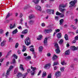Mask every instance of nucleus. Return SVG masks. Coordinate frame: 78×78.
Returning a JSON list of instances; mask_svg holds the SVG:
<instances>
[{
    "instance_id": "nucleus-56",
    "label": "nucleus",
    "mask_w": 78,
    "mask_h": 78,
    "mask_svg": "<svg viewBox=\"0 0 78 78\" xmlns=\"http://www.w3.org/2000/svg\"><path fill=\"white\" fill-rule=\"evenodd\" d=\"M69 34H73V35H74V34H75L73 32H69Z\"/></svg>"
},
{
    "instance_id": "nucleus-8",
    "label": "nucleus",
    "mask_w": 78,
    "mask_h": 78,
    "mask_svg": "<svg viewBox=\"0 0 78 78\" xmlns=\"http://www.w3.org/2000/svg\"><path fill=\"white\" fill-rule=\"evenodd\" d=\"M43 48H44L42 46H40L39 48V51L40 53L41 54Z\"/></svg>"
},
{
    "instance_id": "nucleus-38",
    "label": "nucleus",
    "mask_w": 78,
    "mask_h": 78,
    "mask_svg": "<svg viewBox=\"0 0 78 78\" xmlns=\"http://www.w3.org/2000/svg\"><path fill=\"white\" fill-rule=\"evenodd\" d=\"M64 42V41H63V40L62 39H61L59 42V44H60V45H61L62 43H63V42Z\"/></svg>"
},
{
    "instance_id": "nucleus-63",
    "label": "nucleus",
    "mask_w": 78,
    "mask_h": 78,
    "mask_svg": "<svg viewBox=\"0 0 78 78\" xmlns=\"http://www.w3.org/2000/svg\"><path fill=\"white\" fill-rule=\"evenodd\" d=\"M41 26L42 27H45V24L44 23H42Z\"/></svg>"
},
{
    "instance_id": "nucleus-13",
    "label": "nucleus",
    "mask_w": 78,
    "mask_h": 78,
    "mask_svg": "<svg viewBox=\"0 0 78 78\" xmlns=\"http://www.w3.org/2000/svg\"><path fill=\"white\" fill-rule=\"evenodd\" d=\"M70 48L71 50H73V51H75V50H76V47H75V46H71Z\"/></svg>"
},
{
    "instance_id": "nucleus-36",
    "label": "nucleus",
    "mask_w": 78,
    "mask_h": 78,
    "mask_svg": "<svg viewBox=\"0 0 78 78\" xmlns=\"http://www.w3.org/2000/svg\"><path fill=\"white\" fill-rule=\"evenodd\" d=\"M22 74L20 73H18L17 76H18V77H20V76H22Z\"/></svg>"
},
{
    "instance_id": "nucleus-14",
    "label": "nucleus",
    "mask_w": 78,
    "mask_h": 78,
    "mask_svg": "<svg viewBox=\"0 0 78 78\" xmlns=\"http://www.w3.org/2000/svg\"><path fill=\"white\" fill-rule=\"evenodd\" d=\"M48 39V38L46 37L44 38V44L45 45H46L47 44V40Z\"/></svg>"
},
{
    "instance_id": "nucleus-34",
    "label": "nucleus",
    "mask_w": 78,
    "mask_h": 78,
    "mask_svg": "<svg viewBox=\"0 0 78 78\" xmlns=\"http://www.w3.org/2000/svg\"><path fill=\"white\" fill-rule=\"evenodd\" d=\"M47 75V73L46 72H43L42 75V77H44L46 76Z\"/></svg>"
},
{
    "instance_id": "nucleus-16",
    "label": "nucleus",
    "mask_w": 78,
    "mask_h": 78,
    "mask_svg": "<svg viewBox=\"0 0 78 78\" xmlns=\"http://www.w3.org/2000/svg\"><path fill=\"white\" fill-rule=\"evenodd\" d=\"M40 0H33L32 2H33L35 4H38Z\"/></svg>"
},
{
    "instance_id": "nucleus-64",
    "label": "nucleus",
    "mask_w": 78,
    "mask_h": 78,
    "mask_svg": "<svg viewBox=\"0 0 78 78\" xmlns=\"http://www.w3.org/2000/svg\"><path fill=\"white\" fill-rule=\"evenodd\" d=\"M48 56H51V54L50 53H48L47 54Z\"/></svg>"
},
{
    "instance_id": "nucleus-9",
    "label": "nucleus",
    "mask_w": 78,
    "mask_h": 78,
    "mask_svg": "<svg viewBox=\"0 0 78 78\" xmlns=\"http://www.w3.org/2000/svg\"><path fill=\"white\" fill-rule=\"evenodd\" d=\"M34 18H35V16L33 14H30L29 16V19H34Z\"/></svg>"
},
{
    "instance_id": "nucleus-49",
    "label": "nucleus",
    "mask_w": 78,
    "mask_h": 78,
    "mask_svg": "<svg viewBox=\"0 0 78 78\" xmlns=\"http://www.w3.org/2000/svg\"><path fill=\"white\" fill-rule=\"evenodd\" d=\"M76 40L75 39L73 41H72V44H75L76 43Z\"/></svg>"
},
{
    "instance_id": "nucleus-57",
    "label": "nucleus",
    "mask_w": 78,
    "mask_h": 78,
    "mask_svg": "<svg viewBox=\"0 0 78 78\" xmlns=\"http://www.w3.org/2000/svg\"><path fill=\"white\" fill-rule=\"evenodd\" d=\"M9 42H12V39H11V37H9Z\"/></svg>"
},
{
    "instance_id": "nucleus-42",
    "label": "nucleus",
    "mask_w": 78,
    "mask_h": 78,
    "mask_svg": "<svg viewBox=\"0 0 78 78\" xmlns=\"http://www.w3.org/2000/svg\"><path fill=\"white\" fill-rule=\"evenodd\" d=\"M12 57H14V58H15V59H17V56L16 55V54H13L12 56Z\"/></svg>"
},
{
    "instance_id": "nucleus-35",
    "label": "nucleus",
    "mask_w": 78,
    "mask_h": 78,
    "mask_svg": "<svg viewBox=\"0 0 78 78\" xmlns=\"http://www.w3.org/2000/svg\"><path fill=\"white\" fill-rule=\"evenodd\" d=\"M13 68H14V67L12 66H10L9 69L8 70H9V71H11L12 69Z\"/></svg>"
},
{
    "instance_id": "nucleus-62",
    "label": "nucleus",
    "mask_w": 78,
    "mask_h": 78,
    "mask_svg": "<svg viewBox=\"0 0 78 78\" xmlns=\"http://www.w3.org/2000/svg\"><path fill=\"white\" fill-rule=\"evenodd\" d=\"M9 64V62H6V66H8V65Z\"/></svg>"
},
{
    "instance_id": "nucleus-5",
    "label": "nucleus",
    "mask_w": 78,
    "mask_h": 78,
    "mask_svg": "<svg viewBox=\"0 0 78 78\" xmlns=\"http://www.w3.org/2000/svg\"><path fill=\"white\" fill-rule=\"evenodd\" d=\"M35 9H37V11H42V9H41V7L38 5H36L35 6Z\"/></svg>"
},
{
    "instance_id": "nucleus-37",
    "label": "nucleus",
    "mask_w": 78,
    "mask_h": 78,
    "mask_svg": "<svg viewBox=\"0 0 78 78\" xmlns=\"http://www.w3.org/2000/svg\"><path fill=\"white\" fill-rule=\"evenodd\" d=\"M18 71V69L17 68H16L14 70V73L16 74V73H17V71Z\"/></svg>"
},
{
    "instance_id": "nucleus-55",
    "label": "nucleus",
    "mask_w": 78,
    "mask_h": 78,
    "mask_svg": "<svg viewBox=\"0 0 78 78\" xmlns=\"http://www.w3.org/2000/svg\"><path fill=\"white\" fill-rule=\"evenodd\" d=\"M74 39L76 40V41L78 40V35L75 37Z\"/></svg>"
},
{
    "instance_id": "nucleus-60",
    "label": "nucleus",
    "mask_w": 78,
    "mask_h": 78,
    "mask_svg": "<svg viewBox=\"0 0 78 78\" xmlns=\"http://www.w3.org/2000/svg\"><path fill=\"white\" fill-rule=\"evenodd\" d=\"M4 60V58H1L0 59V61L1 62H3V61Z\"/></svg>"
},
{
    "instance_id": "nucleus-52",
    "label": "nucleus",
    "mask_w": 78,
    "mask_h": 78,
    "mask_svg": "<svg viewBox=\"0 0 78 78\" xmlns=\"http://www.w3.org/2000/svg\"><path fill=\"white\" fill-rule=\"evenodd\" d=\"M30 50L31 51H34V48H31L30 49Z\"/></svg>"
},
{
    "instance_id": "nucleus-22",
    "label": "nucleus",
    "mask_w": 78,
    "mask_h": 78,
    "mask_svg": "<svg viewBox=\"0 0 78 78\" xmlns=\"http://www.w3.org/2000/svg\"><path fill=\"white\" fill-rule=\"evenodd\" d=\"M45 32L46 33H50V32H51L52 31V30L51 29H45L44 30Z\"/></svg>"
},
{
    "instance_id": "nucleus-46",
    "label": "nucleus",
    "mask_w": 78,
    "mask_h": 78,
    "mask_svg": "<svg viewBox=\"0 0 78 78\" xmlns=\"http://www.w3.org/2000/svg\"><path fill=\"white\" fill-rule=\"evenodd\" d=\"M55 20L58 21L59 20V16H56L55 17Z\"/></svg>"
},
{
    "instance_id": "nucleus-21",
    "label": "nucleus",
    "mask_w": 78,
    "mask_h": 78,
    "mask_svg": "<svg viewBox=\"0 0 78 78\" xmlns=\"http://www.w3.org/2000/svg\"><path fill=\"white\" fill-rule=\"evenodd\" d=\"M9 72H10V71L8 69L6 74L5 75V76H6V78H8V76L9 75Z\"/></svg>"
},
{
    "instance_id": "nucleus-45",
    "label": "nucleus",
    "mask_w": 78,
    "mask_h": 78,
    "mask_svg": "<svg viewBox=\"0 0 78 78\" xmlns=\"http://www.w3.org/2000/svg\"><path fill=\"white\" fill-rule=\"evenodd\" d=\"M71 27H72V28H73V29H74V30H76V27H75V26H74V25H71Z\"/></svg>"
},
{
    "instance_id": "nucleus-3",
    "label": "nucleus",
    "mask_w": 78,
    "mask_h": 78,
    "mask_svg": "<svg viewBox=\"0 0 78 78\" xmlns=\"http://www.w3.org/2000/svg\"><path fill=\"white\" fill-rule=\"evenodd\" d=\"M54 46L55 48H57V49L55 50V51L57 54L60 53V50H59V48L58 46V43L55 44L54 45Z\"/></svg>"
},
{
    "instance_id": "nucleus-43",
    "label": "nucleus",
    "mask_w": 78,
    "mask_h": 78,
    "mask_svg": "<svg viewBox=\"0 0 78 78\" xmlns=\"http://www.w3.org/2000/svg\"><path fill=\"white\" fill-rule=\"evenodd\" d=\"M10 16V13H9V12L8 13V14L7 15V16L6 17V19H7V18H8V17H9Z\"/></svg>"
},
{
    "instance_id": "nucleus-29",
    "label": "nucleus",
    "mask_w": 78,
    "mask_h": 78,
    "mask_svg": "<svg viewBox=\"0 0 78 78\" xmlns=\"http://www.w3.org/2000/svg\"><path fill=\"white\" fill-rule=\"evenodd\" d=\"M20 69L23 71H24V69L23 68V65L22 64H20Z\"/></svg>"
},
{
    "instance_id": "nucleus-25",
    "label": "nucleus",
    "mask_w": 78,
    "mask_h": 78,
    "mask_svg": "<svg viewBox=\"0 0 78 78\" xmlns=\"http://www.w3.org/2000/svg\"><path fill=\"white\" fill-rule=\"evenodd\" d=\"M38 37L39 38H37V40H41V39L42 38V35L41 34L39 35Z\"/></svg>"
},
{
    "instance_id": "nucleus-12",
    "label": "nucleus",
    "mask_w": 78,
    "mask_h": 78,
    "mask_svg": "<svg viewBox=\"0 0 78 78\" xmlns=\"http://www.w3.org/2000/svg\"><path fill=\"white\" fill-rule=\"evenodd\" d=\"M52 11V9H47L46 10L47 13L48 14H51Z\"/></svg>"
},
{
    "instance_id": "nucleus-61",
    "label": "nucleus",
    "mask_w": 78,
    "mask_h": 78,
    "mask_svg": "<svg viewBox=\"0 0 78 78\" xmlns=\"http://www.w3.org/2000/svg\"><path fill=\"white\" fill-rule=\"evenodd\" d=\"M9 20H8L5 21V22H4L5 23H9Z\"/></svg>"
},
{
    "instance_id": "nucleus-24",
    "label": "nucleus",
    "mask_w": 78,
    "mask_h": 78,
    "mask_svg": "<svg viewBox=\"0 0 78 78\" xmlns=\"http://www.w3.org/2000/svg\"><path fill=\"white\" fill-rule=\"evenodd\" d=\"M57 36L58 39H59L61 37V34L60 33H58Z\"/></svg>"
},
{
    "instance_id": "nucleus-28",
    "label": "nucleus",
    "mask_w": 78,
    "mask_h": 78,
    "mask_svg": "<svg viewBox=\"0 0 78 78\" xmlns=\"http://www.w3.org/2000/svg\"><path fill=\"white\" fill-rule=\"evenodd\" d=\"M16 59L13 58L12 62H11V64H16Z\"/></svg>"
},
{
    "instance_id": "nucleus-17",
    "label": "nucleus",
    "mask_w": 78,
    "mask_h": 78,
    "mask_svg": "<svg viewBox=\"0 0 78 78\" xmlns=\"http://www.w3.org/2000/svg\"><path fill=\"white\" fill-rule=\"evenodd\" d=\"M28 33V30L27 29H26L23 30L22 32V34H27Z\"/></svg>"
},
{
    "instance_id": "nucleus-48",
    "label": "nucleus",
    "mask_w": 78,
    "mask_h": 78,
    "mask_svg": "<svg viewBox=\"0 0 78 78\" xmlns=\"http://www.w3.org/2000/svg\"><path fill=\"white\" fill-rule=\"evenodd\" d=\"M19 46V43H17L15 45V48H17Z\"/></svg>"
},
{
    "instance_id": "nucleus-50",
    "label": "nucleus",
    "mask_w": 78,
    "mask_h": 78,
    "mask_svg": "<svg viewBox=\"0 0 78 78\" xmlns=\"http://www.w3.org/2000/svg\"><path fill=\"white\" fill-rule=\"evenodd\" d=\"M60 70H61V72H64V68H61L60 69Z\"/></svg>"
},
{
    "instance_id": "nucleus-33",
    "label": "nucleus",
    "mask_w": 78,
    "mask_h": 78,
    "mask_svg": "<svg viewBox=\"0 0 78 78\" xmlns=\"http://www.w3.org/2000/svg\"><path fill=\"white\" fill-rule=\"evenodd\" d=\"M60 9V11L61 12H62V13H63V14H64V11L66 10V9Z\"/></svg>"
},
{
    "instance_id": "nucleus-26",
    "label": "nucleus",
    "mask_w": 78,
    "mask_h": 78,
    "mask_svg": "<svg viewBox=\"0 0 78 78\" xmlns=\"http://www.w3.org/2000/svg\"><path fill=\"white\" fill-rule=\"evenodd\" d=\"M56 58H58V56L56 55H54L52 57V59L54 61L55 60V59H56Z\"/></svg>"
},
{
    "instance_id": "nucleus-31",
    "label": "nucleus",
    "mask_w": 78,
    "mask_h": 78,
    "mask_svg": "<svg viewBox=\"0 0 78 78\" xmlns=\"http://www.w3.org/2000/svg\"><path fill=\"white\" fill-rule=\"evenodd\" d=\"M59 64V63L58 62H54L53 66H55V65L57 66V65H58Z\"/></svg>"
},
{
    "instance_id": "nucleus-18",
    "label": "nucleus",
    "mask_w": 78,
    "mask_h": 78,
    "mask_svg": "<svg viewBox=\"0 0 78 78\" xmlns=\"http://www.w3.org/2000/svg\"><path fill=\"white\" fill-rule=\"evenodd\" d=\"M65 55H70V51L69 50L66 51L65 53Z\"/></svg>"
},
{
    "instance_id": "nucleus-10",
    "label": "nucleus",
    "mask_w": 78,
    "mask_h": 78,
    "mask_svg": "<svg viewBox=\"0 0 78 78\" xmlns=\"http://www.w3.org/2000/svg\"><path fill=\"white\" fill-rule=\"evenodd\" d=\"M31 56L29 55L27 56V57L25 58V59L27 61H30V60H31Z\"/></svg>"
},
{
    "instance_id": "nucleus-1",
    "label": "nucleus",
    "mask_w": 78,
    "mask_h": 78,
    "mask_svg": "<svg viewBox=\"0 0 78 78\" xmlns=\"http://www.w3.org/2000/svg\"><path fill=\"white\" fill-rule=\"evenodd\" d=\"M77 3V0H74L72 1L69 2V4L70 5L69 6V8L72 7H75L76 5H75Z\"/></svg>"
},
{
    "instance_id": "nucleus-59",
    "label": "nucleus",
    "mask_w": 78,
    "mask_h": 78,
    "mask_svg": "<svg viewBox=\"0 0 78 78\" xmlns=\"http://www.w3.org/2000/svg\"><path fill=\"white\" fill-rule=\"evenodd\" d=\"M64 16V14H63L60 16V17H63Z\"/></svg>"
},
{
    "instance_id": "nucleus-54",
    "label": "nucleus",
    "mask_w": 78,
    "mask_h": 78,
    "mask_svg": "<svg viewBox=\"0 0 78 78\" xmlns=\"http://www.w3.org/2000/svg\"><path fill=\"white\" fill-rule=\"evenodd\" d=\"M57 69H58V66H55L54 67V69L55 70H56Z\"/></svg>"
},
{
    "instance_id": "nucleus-41",
    "label": "nucleus",
    "mask_w": 78,
    "mask_h": 78,
    "mask_svg": "<svg viewBox=\"0 0 78 78\" xmlns=\"http://www.w3.org/2000/svg\"><path fill=\"white\" fill-rule=\"evenodd\" d=\"M61 64H62V65H66L67 64V63H65V61H63V62H61Z\"/></svg>"
},
{
    "instance_id": "nucleus-58",
    "label": "nucleus",
    "mask_w": 78,
    "mask_h": 78,
    "mask_svg": "<svg viewBox=\"0 0 78 78\" xmlns=\"http://www.w3.org/2000/svg\"><path fill=\"white\" fill-rule=\"evenodd\" d=\"M41 72H42V71H41V70H40V71H39V72H38V74H37V75L39 76V75H40L41 73Z\"/></svg>"
},
{
    "instance_id": "nucleus-32",
    "label": "nucleus",
    "mask_w": 78,
    "mask_h": 78,
    "mask_svg": "<svg viewBox=\"0 0 78 78\" xmlns=\"http://www.w3.org/2000/svg\"><path fill=\"white\" fill-rule=\"evenodd\" d=\"M30 7H31V6H30V5H27V6L25 7L24 9H27V8H30Z\"/></svg>"
},
{
    "instance_id": "nucleus-6",
    "label": "nucleus",
    "mask_w": 78,
    "mask_h": 78,
    "mask_svg": "<svg viewBox=\"0 0 78 78\" xmlns=\"http://www.w3.org/2000/svg\"><path fill=\"white\" fill-rule=\"evenodd\" d=\"M55 75L56 76H57V77H59V76H61V72L58 71L56 72Z\"/></svg>"
},
{
    "instance_id": "nucleus-4",
    "label": "nucleus",
    "mask_w": 78,
    "mask_h": 78,
    "mask_svg": "<svg viewBox=\"0 0 78 78\" xmlns=\"http://www.w3.org/2000/svg\"><path fill=\"white\" fill-rule=\"evenodd\" d=\"M31 69H32L31 71L30 72L31 74V75H34V73L36 72L35 70H36V67H33V66H31Z\"/></svg>"
},
{
    "instance_id": "nucleus-47",
    "label": "nucleus",
    "mask_w": 78,
    "mask_h": 78,
    "mask_svg": "<svg viewBox=\"0 0 78 78\" xmlns=\"http://www.w3.org/2000/svg\"><path fill=\"white\" fill-rule=\"evenodd\" d=\"M59 31H60V30H59V29H58L57 30H55V33H58V32H59Z\"/></svg>"
},
{
    "instance_id": "nucleus-27",
    "label": "nucleus",
    "mask_w": 78,
    "mask_h": 78,
    "mask_svg": "<svg viewBox=\"0 0 78 78\" xmlns=\"http://www.w3.org/2000/svg\"><path fill=\"white\" fill-rule=\"evenodd\" d=\"M64 38L65 39L66 41H68L69 39L68 38V35L67 34H66L64 36Z\"/></svg>"
},
{
    "instance_id": "nucleus-30",
    "label": "nucleus",
    "mask_w": 78,
    "mask_h": 78,
    "mask_svg": "<svg viewBox=\"0 0 78 78\" xmlns=\"http://www.w3.org/2000/svg\"><path fill=\"white\" fill-rule=\"evenodd\" d=\"M59 22H60V25H62V23H63V22H64V19H62L60 20L59 21Z\"/></svg>"
},
{
    "instance_id": "nucleus-40",
    "label": "nucleus",
    "mask_w": 78,
    "mask_h": 78,
    "mask_svg": "<svg viewBox=\"0 0 78 78\" xmlns=\"http://www.w3.org/2000/svg\"><path fill=\"white\" fill-rule=\"evenodd\" d=\"M56 14L57 16H60L61 15V13L59 12L58 11H57L56 12Z\"/></svg>"
},
{
    "instance_id": "nucleus-44",
    "label": "nucleus",
    "mask_w": 78,
    "mask_h": 78,
    "mask_svg": "<svg viewBox=\"0 0 78 78\" xmlns=\"http://www.w3.org/2000/svg\"><path fill=\"white\" fill-rule=\"evenodd\" d=\"M26 48H25V46L24 45L23 48L22 50V51L23 52H24V51H26Z\"/></svg>"
},
{
    "instance_id": "nucleus-20",
    "label": "nucleus",
    "mask_w": 78,
    "mask_h": 78,
    "mask_svg": "<svg viewBox=\"0 0 78 78\" xmlns=\"http://www.w3.org/2000/svg\"><path fill=\"white\" fill-rule=\"evenodd\" d=\"M5 43H6V41L5 40H3V42H1V46L3 47V46H4L5 45Z\"/></svg>"
},
{
    "instance_id": "nucleus-7",
    "label": "nucleus",
    "mask_w": 78,
    "mask_h": 78,
    "mask_svg": "<svg viewBox=\"0 0 78 78\" xmlns=\"http://www.w3.org/2000/svg\"><path fill=\"white\" fill-rule=\"evenodd\" d=\"M50 66H51L50 63L46 64L44 66V68L46 69H49L50 67Z\"/></svg>"
},
{
    "instance_id": "nucleus-23",
    "label": "nucleus",
    "mask_w": 78,
    "mask_h": 78,
    "mask_svg": "<svg viewBox=\"0 0 78 78\" xmlns=\"http://www.w3.org/2000/svg\"><path fill=\"white\" fill-rule=\"evenodd\" d=\"M18 32V30H17V29H16L15 30L13 31L12 34H16V33H17Z\"/></svg>"
},
{
    "instance_id": "nucleus-15",
    "label": "nucleus",
    "mask_w": 78,
    "mask_h": 78,
    "mask_svg": "<svg viewBox=\"0 0 78 78\" xmlns=\"http://www.w3.org/2000/svg\"><path fill=\"white\" fill-rule=\"evenodd\" d=\"M66 6V5H60L59 6V9H61L62 8H64Z\"/></svg>"
},
{
    "instance_id": "nucleus-39",
    "label": "nucleus",
    "mask_w": 78,
    "mask_h": 78,
    "mask_svg": "<svg viewBox=\"0 0 78 78\" xmlns=\"http://www.w3.org/2000/svg\"><path fill=\"white\" fill-rule=\"evenodd\" d=\"M28 75V73H26L24 74L23 76V78H25L27 75Z\"/></svg>"
},
{
    "instance_id": "nucleus-53",
    "label": "nucleus",
    "mask_w": 78,
    "mask_h": 78,
    "mask_svg": "<svg viewBox=\"0 0 78 78\" xmlns=\"http://www.w3.org/2000/svg\"><path fill=\"white\" fill-rule=\"evenodd\" d=\"M25 25L27 28H29V27L27 25V23L26 22L25 23Z\"/></svg>"
},
{
    "instance_id": "nucleus-19",
    "label": "nucleus",
    "mask_w": 78,
    "mask_h": 78,
    "mask_svg": "<svg viewBox=\"0 0 78 78\" xmlns=\"http://www.w3.org/2000/svg\"><path fill=\"white\" fill-rule=\"evenodd\" d=\"M34 20H31L29 21L28 23L29 25H33V23H34Z\"/></svg>"
},
{
    "instance_id": "nucleus-2",
    "label": "nucleus",
    "mask_w": 78,
    "mask_h": 78,
    "mask_svg": "<svg viewBox=\"0 0 78 78\" xmlns=\"http://www.w3.org/2000/svg\"><path fill=\"white\" fill-rule=\"evenodd\" d=\"M25 44L27 46L31 44V43H30V37H27L25 39Z\"/></svg>"
},
{
    "instance_id": "nucleus-51",
    "label": "nucleus",
    "mask_w": 78,
    "mask_h": 78,
    "mask_svg": "<svg viewBox=\"0 0 78 78\" xmlns=\"http://www.w3.org/2000/svg\"><path fill=\"white\" fill-rule=\"evenodd\" d=\"M17 53L19 55H20L21 53V51L19 50H18Z\"/></svg>"
},
{
    "instance_id": "nucleus-11",
    "label": "nucleus",
    "mask_w": 78,
    "mask_h": 78,
    "mask_svg": "<svg viewBox=\"0 0 78 78\" xmlns=\"http://www.w3.org/2000/svg\"><path fill=\"white\" fill-rule=\"evenodd\" d=\"M16 27V25H15V23L14 24H11L10 25L9 28L10 29H12V28H14V27Z\"/></svg>"
}]
</instances>
